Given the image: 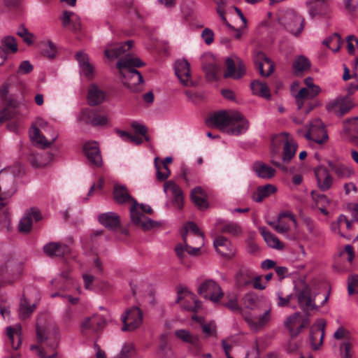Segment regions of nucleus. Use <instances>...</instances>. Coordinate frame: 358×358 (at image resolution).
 I'll return each instance as SVG.
<instances>
[{
  "label": "nucleus",
  "instance_id": "1",
  "mask_svg": "<svg viewBox=\"0 0 358 358\" xmlns=\"http://www.w3.org/2000/svg\"><path fill=\"white\" fill-rule=\"evenodd\" d=\"M36 339L39 345H32L30 350L41 358H55L59 339V327L53 322L43 324L41 320L36 324Z\"/></svg>",
  "mask_w": 358,
  "mask_h": 358
},
{
  "label": "nucleus",
  "instance_id": "2",
  "mask_svg": "<svg viewBox=\"0 0 358 358\" xmlns=\"http://www.w3.org/2000/svg\"><path fill=\"white\" fill-rule=\"evenodd\" d=\"M144 64L138 57L130 54H126L117 62L116 66L121 75L122 83L133 92L142 90L144 83L143 76L135 68L141 67Z\"/></svg>",
  "mask_w": 358,
  "mask_h": 358
},
{
  "label": "nucleus",
  "instance_id": "3",
  "mask_svg": "<svg viewBox=\"0 0 358 358\" xmlns=\"http://www.w3.org/2000/svg\"><path fill=\"white\" fill-rule=\"evenodd\" d=\"M113 199L118 204L131 203L130 217L131 222L144 231L150 230L159 226V224L143 215L138 210V203L129 193L124 185L115 184L113 187Z\"/></svg>",
  "mask_w": 358,
  "mask_h": 358
},
{
  "label": "nucleus",
  "instance_id": "4",
  "mask_svg": "<svg viewBox=\"0 0 358 358\" xmlns=\"http://www.w3.org/2000/svg\"><path fill=\"white\" fill-rule=\"evenodd\" d=\"M284 147L282 159L284 162H289L295 155L297 145L295 141L290 137L287 133H281L275 136L272 138L271 155V162L277 166H280V164L274 159L275 157L280 152L281 146Z\"/></svg>",
  "mask_w": 358,
  "mask_h": 358
},
{
  "label": "nucleus",
  "instance_id": "5",
  "mask_svg": "<svg viewBox=\"0 0 358 358\" xmlns=\"http://www.w3.org/2000/svg\"><path fill=\"white\" fill-rule=\"evenodd\" d=\"M268 224L278 233L290 240L298 236L297 222L294 214L289 211L282 212L278 215L277 221H268Z\"/></svg>",
  "mask_w": 358,
  "mask_h": 358
},
{
  "label": "nucleus",
  "instance_id": "6",
  "mask_svg": "<svg viewBox=\"0 0 358 358\" xmlns=\"http://www.w3.org/2000/svg\"><path fill=\"white\" fill-rule=\"evenodd\" d=\"M224 305L232 312L241 313L250 329L255 331L262 329L271 320V309L265 310L262 315H259L258 320H256L242 310L238 305L236 296L229 299Z\"/></svg>",
  "mask_w": 358,
  "mask_h": 358
},
{
  "label": "nucleus",
  "instance_id": "7",
  "mask_svg": "<svg viewBox=\"0 0 358 358\" xmlns=\"http://www.w3.org/2000/svg\"><path fill=\"white\" fill-rule=\"evenodd\" d=\"M280 23L293 35L299 36L304 27V18L297 14L294 10L285 11L280 17Z\"/></svg>",
  "mask_w": 358,
  "mask_h": 358
},
{
  "label": "nucleus",
  "instance_id": "8",
  "mask_svg": "<svg viewBox=\"0 0 358 358\" xmlns=\"http://www.w3.org/2000/svg\"><path fill=\"white\" fill-rule=\"evenodd\" d=\"M240 118L239 112L221 110L215 113L207 120V124L226 132L231 126L232 120Z\"/></svg>",
  "mask_w": 358,
  "mask_h": 358
},
{
  "label": "nucleus",
  "instance_id": "9",
  "mask_svg": "<svg viewBox=\"0 0 358 358\" xmlns=\"http://www.w3.org/2000/svg\"><path fill=\"white\" fill-rule=\"evenodd\" d=\"M354 107V103L348 96H338L329 100L325 105L327 111L338 117L348 113Z\"/></svg>",
  "mask_w": 358,
  "mask_h": 358
},
{
  "label": "nucleus",
  "instance_id": "10",
  "mask_svg": "<svg viewBox=\"0 0 358 358\" xmlns=\"http://www.w3.org/2000/svg\"><path fill=\"white\" fill-rule=\"evenodd\" d=\"M197 292L215 303L220 302L224 296V292L220 285L212 279L206 280L201 283L198 287Z\"/></svg>",
  "mask_w": 358,
  "mask_h": 358
},
{
  "label": "nucleus",
  "instance_id": "11",
  "mask_svg": "<svg viewBox=\"0 0 358 358\" xmlns=\"http://www.w3.org/2000/svg\"><path fill=\"white\" fill-rule=\"evenodd\" d=\"M143 314L140 308L134 306L125 310L122 315V331H131L136 329L142 323Z\"/></svg>",
  "mask_w": 358,
  "mask_h": 358
},
{
  "label": "nucleus",
  "instance_id": "12",
  "mask_svg": "<svg viewBox=\"0 0 358 358\" xmlns=\"http://www.w3.org/2000/svg\"><path fill=\"white\" fill-rule=\"evenodd\" d=\"M295 296L300 308L308 310L316 308L315 296L312 294L310 286L303 283L295 289Z\"/></svg>",
  "mask_w": 358,
  "mask_h": 358
},
{
  "label": "nucleus",
  "instance_id": "13",
  "mask_svg": "<svg viewBox=\"0 0 358 358\" xmlns=\"http://www.w3.org/2000/svg\"><path fill=\"white\" fill-rule=\"evenodd\" d=\"M309 141H313L318 144H323L328 140V134L325 127L320 119H316L310 122V127L305 135Z\"/></svg>",
  "mask_w": 358,
  "mask_h": 358
},
{
  "label": "nucleus",
  "instance_id": "14",
  "mask_svg": "<svg viewBox=\"0 0 358 358\" xmlns=\"http://www.w3.org/2000/svg\"><path fill=\"white\" fill-rule=\"evenodd\" d=\"M174 69L176 75L182 85L187 87L194 85L191 77L190 66L186 59H178L175 63Z\"/></svg>",
  "mask_w": 358,
  "mask_h": 358
},
{
  "label": "nucleus",
  "instance_id": "15",
  "mask_svg": "<svg viewBox=\"0 0 358 358\" xmlns=\"http://www.w3.org/2000/svg\"><path fill=\"white\" fill-rule=\"evenodd\" d=\"M285 327L289 331L291 337H296L301 329L309 324L308 318L301 319L299 313H295L289 316L285 321Z\"/></svg>",
  "mask_w": 358,
  "mask_h": 358
},
{
  "label": "nucleus",
  "instance_id": "16",
  "mask_svg": "<svg viewBox=\"0 0 358 358\" xmlns=\"http://www.w3.org/2000/svg\"><path fill=\"white\" fill-rule=\"evenodd\" d=\"M176 302H181L182 308L188 311L197 312L201 308V302L196 299V295L187 290L178 292Z\"/></svg>",
  "mask_w": 358,
  "mask_h": 358
},
{
  "label": "nucleus",
  "instance_id": "17",
  "mask_svg": "<svg viewBox=\"0 0 358 358\" xmlns=\"http://www.w3.org/2000/svg\"><path fill=\"white\" fill-rule=\"evenodd\" d=\"M78 120L87 124H91L93 127H102L108 122V118L106 115H100L89 109L81 110Z\"/></svg>",
  "mask_w": 358,
  "mask_h": 358
},
{
  "label": "nucleus",
  "instance_id": "18",
  "mask_svg": "<svg viewBox=\"0 0 358 358\" xmlns=\"http://www.w3.org/2000/svg\"><path fill=\"white\" fill-rule=\"evenodd\" d=\"M325 326V320L321 319L312 327L310 333V343L313 350H318L322 345Z\"/></svg>",
  "mask_w": 358,
  "mask_h": 358
},
{
  "label": "nucleus",
  "instance_id": "19",
  "mask_svg": "<svg viewBox=\"0 0 358 358\" xmlns=\"http://www.w3.org/2000/svg\"><path fill=\"white\" fill-rule=\"evenodd\" d=\"M255 64L264 77L269 76L274 71V63L262 52H257L254 55Z\"/></svg>",
  "mask_w": 358,
  "mask_h": 358
},
{
  "label": "nucleus",
  "instance_id": "20",
  "mask_svg": "<svg viewBox=\"0 0 358 358\" xmlns=\"http://www.w3.org/2000/svg\"><path fill=\"white\" fill-rule=\"evenodd\" d=\"M314 172L318 188L322 192L329 190L333 185L334 178L327 169L323 166H319L315 169Z\"/></svg>",
  "mask_w": 358,
  "mask_h": 358
},
{
  "label": "nucleus",
  "instance_id": "21",
  "mask_svg": "<svg viewBox=\"0 0 358 358\" xmlns=\"http://www.w3.org/2000/svg\"><path fill=\"white\" fill-rule=\"evenodd\" d=\"M164 191L166 194H171L173 206L181 210L183 207V194L181 188L175 182L169 180L164 184Z\"/></svg>",
  "mask_w": 358,
  "mask_h": 358
},
{
  "label": "nucleus",
  "instance_id": "22",
  "mask_svg": "<svg viewBox=\"0 0 358 358\" xmlns=\"http://www.w3.org/2000/svg\"><path fill=\"white\" fill-rule=\"evenodd\" d=\"M36 222L41 219V214L37 208H32L24 213L18 224V229L20 232L27 234L32 228V220Z\"/></svg>",
  "mask_w": 358,
  "mask_h": 358
},
{
  "label": "nucleus",
  "instance_id": "23",
  "mask_svg": "<svg viewBox=\"0 0 358 358\" xmlns=\"http://www.w3.org/2000/svg\"><path fill=\"white\" fill-rule=\"evenodd\" d=\"M23 268V263L21 261L14 259L9 255L0 254V271L10 270L13 273L21 274Z\"/></svg>",
  "mask_w": 358,
  "mask_h": 358
},
{
  "label": "nucleus",
  "instance_id": "24",
  "mask_svg": "<svg viewBox=\"0 0 358 358\" xmlns=\"http://www.w3.org/2000/svg\"><path fill=\"white\" fill-rule=\"evenodd\" d=\"M75 57L78 62L81 76L92 80L94 76V67L90 62L88 55L85 52L80 51L76 54Z\"/></svg>",
  "mask_w": 358,
  "mask_h": 358
},
{
  "label": "nucleus",
  "instance_id": "25",
  "mask_svg": "<svg viewBox=\"0 0 358 358\" xmlns=\"http://www.w3.org/2000/svg\"><path fill=\"white\" fill-rule=\"evenodd\" d=\"M132 45V41H128L125 43H109L106 47L104 54L108 59H115L124 55Z\"/></svg>",
  "mask_w": 358,
  "mask_h": 358
},
{
  "label": "nucleus",
  "instance_id": "26",
  "mask_svg": "<svg viewBox=\"0 0 358 358\" xmlns=\"http://www.w3.org/2000/svg\"><path fill=\"white\" fill-rule=\"evenodd\" d=\"M29 136L32 143L36 146L45 148L49 147L58 137V134L54 132L51 136V141H48L41 134L38 127L32 126L29 131Z\"/></svg>",
  "mask_w": 358,
  "mask_h": 358
},
{
  "label": "nucleus",
  "instance_id": "27",
  "mask_svg": "<svg viewBox=\"0 0 358 358\" xmlns=\"http://www.w3.org/2000/svg\"><path fill=\"white\" fill-rule=\"evenodd\" d=\"M83 150L90 162L96 166L101 165L102 158L98 144L96 142L86 143L84 145Z\"/></svg>",
  "mask_w": 358,
  "mask_h": 358
},
{
  "label": "nucleus",
  "instance_id": "28",
  "mask_svg": "<svg viewBox=\"0 0 358 358\" xmlns=\"http://www.w3.org/2000/svg\"><path fill=\"white\" fill-rule=\"evenodd\" d=\"M238 68L236 70V64L234 61L228 57L226 59L227 71L224 74V78H233L234 79H238L245 74V66L241 60L238 58Z\"/></svg>",
  "mask_w": 358,
  "mask_h": 358
},
{
  "label": "nucleus",
  "instance_id": "29",
  "mask_svg": "<svg viewBox=\"0 0 358 358\" xmlns=\"http://www.w3.org/2000/svg\"><path fill=\"white\" fill-rule=\"evenodd\" d=\"M215 250L222 256L231 257L235 253V249L231 245V241L224 236H219L213 243Z\"/></svg>",
  "mask_w": 358,
  "mask_h": 358
},
{
  "label": "nucleus",
  "instance_id": "30",
  "mask_svg": "<svg viewBox=\"0 0 358 358\" xmlns=\"http://www.w3.org/2000/svg\"><path fill=\"white\" fill-rule=\"evenodd\" d=\"M255 272L247 267H241L235 275L236 285L239 287H245L252 284Z\"/></svg>",
  "mask_w": 358,
  "mask_h": 358
},
{
  "label": "nucleus",
  "instance_id": "31",
  "mask_svg": "<svg viewBox=\"0 0 358 358\" xmlns=\"http://www.w3.org/2000/svg\"><path fill=\"white\" fill-rule=\"evenodd\" d=\"M106 324L105 318L100 315H93L87 317L81 324L82 330L91 329L97 331L103 328Z\"/></svg>",
  "mask_w": 358,
  "mask_h": 358
},
{
  "label": "nucleus",
  "instance_id": "32",
  "mask_svg": "<svg viewBox=\"0 0 358 358\" xmlns=\"http://www.w3.org/2000/svg\"><path fill=\"white\" fill-rule=\"evenodd\" d=\"M6 336L13 349H18L22 343V327L21 325L17 324L13 327H8L6 329Z\"/></svg>",
  "mask_w": 358,
  "mask_h": 358
},
{
  "label": "nucleus",
  "instance_id": "33",
  "mask_svg": "<svg viewBox=\"0 0 358 358\" xmlns=\"http://www.w3.org/2000/svg\"><path fill=\"white\" fill-rule=\"evenodd\" d=\"M106 98L105 92L97 85L93 83L89 86L87 101L90 105L96 106L101 103Z\"/></svg>",
  "mask_w": 358,
  "mask_h": 358
},
{
  "label": "nucleus",
  "instance_id": "34",
  "mask_svg": "<svg viewBox=\"0 0 358 358\" xmlns=\"http://www.w3.org/2000/svg\"><path fill=\"white\" fill-rule=\"evenodd\" d=\"M184 245L180 244L175 248V252L180 261L183 263L186 257V253L190 255H196L200 251V247H191L187 244L186 234H182Z\"/></svg>",
  "mask_w": 358,
  "mask_h": 358
},
{
  "label": "nucleus",
  "instance_id": "35",
  "mask_svg": "<svg viewBox=\"0 0 358 358\" xmlns=\"http://www.w3.org/2000/svg\"><path fill=\"white\" fill-rule=\"evenodd\" d=\"M240 118L232 120L231 126L227 131V134L238 136L246 132L249 128V122L244 116L239 113Z\"/></svg>",
  "mask_w": 358,
  "mask_h": 358
},
{
  "label": "nucleus",
  "instance_id": "36",
  "mask_svg": "<svg viewBox=\"0 0 358 358\" xmlns=\"http://www.w3.org/2000/svg\"><path fill=\"white\" fill-rule=\"evenodd\" d=\"M45 253L50 257H62L70 252L69 247L61 243H50L43 247Z\"/></svg>",
  "mask_w": 358,
  "mask_h": 358
},
{
  "label": "nucleus",
  "instance_id": "37",
  "mask_svg": "<svg viewBox=\"0 0 358 358\" xmlns=\"http://www.w3.org/2000/svg\"><path fill=\"white\" fill-rule=\"evenodd\" d=\"M99 222L105 227L110 229H116L120 224L119 215L113 212L102 213L98 217Z\"/></svg>",
  "mask_w": 358,
  "mask_h": 358
},
{
  "label": "nucleus",
  "instance_id": "38",
  "mask_svg": "<svg viewBox=\"0 0 358 358\" xmlns=\"http://www.w3.org/2000/svg\"><path fill=\"white\" fill-rule=\"evenodd\" d=\"M70 271L66 270L62 272L59 275V278L54 279L51 281V285L57 289V292H54L50 294L51 298L62 296L60 292H64L66 289V285L64 283V280H69L70 279Z\"/></svg>",
  "mask_w": 358,
  "mask_h": 358
},
{
  "label": "nucleus",
  "instance_id": "39",
  "mask_svg": "<svg viewBox=\"0 0 358 358\" xmlns=\"http://www.w3.org/2000/svg\"><path fill=\"white\" fill-rule=\"evenodd\" d=\"M189 231L192 233V236L196 239L193 243L197 244L199 245L198 247L201 248L204 245V234L200 231L199 228L194 222H189L185 227V232L182 234H186V240H187V234Z\"/></svg>",
  "mask_w": 358,
  "mask_h": 358
},
{
  "label": "nucleus",
  "instance_id": "40",
  "mask_svg": "<svg viewBox=\"0 0 358 358\" xmlns=\"http://www.w3.org/2000/svg\"><path fill=\"white\" fill-rule=\"evenodd\" d=\"M252 169L256 175L263 179H270L275 176V173L274 169L260 162L254 163Z\"/></svg>",
  "mask_w": 358,
  "mask_h": 358
},
{
  "label": "nucleus",
  "instance_id": "41",
  "mask_svg": "<svg viewBox=\"0 0 358 358\" xmlns=\"http://www.w3.org/2000/svg\"><path fill=\"white\" fill-rule=\"evenodd\" d=\"M259 230L266 244L270 248L277 250H282L284 248V244L279 240V238L273 234L266 230L265 227H259Z\"/></svg>",
  "mask_w": 358,
  "mask_h": 358
},
{
  "label": "nucleus",
  "instance_id": "42",
  "mask_svg": "<svg viewBox=\"0 0 358 358\" xmlns=\"http://www.w3.org/2000/svg\"><path fill=\"white\" fill-rule=\"evenodd\" d=\"M250 88L253 94L268 100L271 99L270 90L266 83L259 80H253L250 83Z\"/></svg>",
  "mask_w": 358,
  "mask_h": 358
},
{
  "label": "nucleus",
  "instance_id": "43",
  "mask_svg": "<svg viewBox=\"0 0 358 358\" xmlns=\"http://www.w3.org/2000/svg\"><path fill=\"white\" fill-rule=\"evenodd\" d=\"M191 199L199 208L204 209L208 207L206 194L201 187H196L192 189Z\"/></svg>",
  "mask_w": 358,
  "mask_h": 358
},
{
  "label": "nucleus",
  "instance_id": "44",
  "mask_svg": "<svg viewBox=\"0 0 358 358\" xmlns=\"http://www.w3.org/2000/svg\"><path fill=\"white\" fill-rule=\"evenodd\" d=\"M276 187L273 185L259 186L257 191L253 193L252 198L256 202H261L264 199L269 196L276 192Z\"/></svg>",
  "mask_w": 358,
  "mask_h": 358
},
{
  "label": "nucleus",
  "instance_id": "45",
  "mask_svg": "<svg viewBox=\"0 0 358 358\" xmlns=\"http://www.w3.org/2000/svg\"><path fill=\"white\" fill-rule=\"evenodd\" d=\"M328 165L331 171H334L336 176L339 178H350L353 173L351 169L343 164L335 163L331 161H329Z\"/></svg>",
  "mask_w": 358,
  "mask_h": 358
},
{
  "label": "nucleus",
  "instance_id": "46",
  "mask_svg": "<svg viewBox=\"0 0 358 358\" xmlns=\"http://www.w3.org/2000/svg\"><path fill=\"white\" fill-rule=\"evenodd\" d=\"M311 17L322 14L327 8L326 0H308L306 2Z\"/></svg>",
  "mask_w": 358,
  "mask_h": 358
},
{
  "label": "nucleus",
  "instance_id": "47",
  "mask_svg": "<svg viewBox=\"0 0 358 358\" xmlns=\"http://www.w3.org/2000/svg\"><path fill=\"white\" fill-rule=\"evenodd\" d=\"M176 336L185 343H187L195 348H200L199 338L185 329H179L175 331Z\"/></svg>",
  "mask_w": 358,
  "mask_h": 358
},
{
  "label": "nucleus",
  "instance_id": "48",
  "mask_svg": "<svg viewBox=\"0 0 358 358\" xmlns=\"http://www.w3.org/2000/svg\"><path fill=\"white\" fill-rule=\"evenodd\" d=\"M35 303H31L26 298H22L20 300L18 314L20 319L29 317L35 309Z\"/></svg>",
  "mask_w": 358,
  "mask_h": 358
},
{
  "label": "nucleus",
  "instance_id": "49",
  "mask_svg": "<svg viewBox=\"0 0 358 358\" xmlns=\"http://www.w3.org/2000/svg\"><path fill=\"white\" fill-rule=\"evenodd\" d=\"M245 308L250 310H257L261 308L262 300L254 293L245 294L243 299Z\"/></svg>",
  "mask_w": 358,
  "mask_h": 358
},
{
  "label": "nucleus",
  "instance_id": "50",
  "mask_svg": "<svg viewBox=\"0 0 358 358\" xmlns=\"http://www.w3.org/2000/svg\"><path fill=\"white\" fill-rule=\"evenodd\" d=\"M310 66V62L304 56H299L293 62V69L294 73H299L308 69Z\"/></svg>",
  "mask_w": 358,
  "mask_h": 358
},
{
  "label": "nucleus",
  "instance_id": "51",
  "mask_svg": "<svg viewBox=\"0 0 358 358\" xmlns=\"http://www.w3.org/2000/svg\"><path fill=\"white\" fill-rule=\"evenodd\" d=\"M221 231L231 236H239L243 234L241 226L234 222L225 223L223 225Z\"/></svg>",
  "mask_w": 358,
  "mask_h": 358
},
{
  "label": "nucleus",
  "instance_id": "52",
  "mask_svg": "<svg viewBox=\"0 0 358 358\" xmlns=\"http://www.w3.org/2000/svg\"><path fill=\"white\" fill-rule=\"evenodd\" d=\"M158 158L155 159V166L157 170V178L158 180H165L171 174V171L166 164H159L157 162Z\"/></svg>",
  "mask_w": 358,
  "mask_h": 358
},
{
  "label": "nucleus",
  "instance_id": "53",
  "mask_svg": "<svg viewBox=\"0 0 358 358\" xmlns=\"http://www.w3.org/2000/svg\"><path fill=\"white\" fill-rule=\"evenodd\" d=\"M341 43V38L337 33L334 34L332 36L323 41V44L329 47L332 51L337 52L340 50Z\"/></svg>",
  "mask_w": 358,
  "mask_h": 358
},
{
  "label": "nucleus",
  "instance_id": "54",
  "mask_svg": "<svg viewBox=\"0 0 358 358\" xmlns=\"http://www.w3.org/2000/svg\"><path fill=\"white\" fill-rule=\"evenodd\" d=\"M41 50L42 54L50 59L54 58L57 52V46L51 41L43 42Z\"/></svg>",
  "mask_w": 358,
  "mask_h": 358
},
{
  "label": "nucleus",
  "instance_id": "55",
  "mask_svg": "<svg viewBox=\"0 0 358 358\" xmlns=\"http://www.w3.org/2000/svg\"><path fill=\"white\" fill-rule=\"evenodd\" d=\"M353 355L352 341H345L340 343L341 358H352Z\"/></svg>",
  "mask_w": 358,
  "mask_h": 358
},
{
  "label": "nucleus",
  "instance_id": "56",
  "mask_svg": "<svg viewBox=\"0 0 358 358\" xmlns=\"http://www.w3.org/2000/svg\"><path fill=\"white\" fill-rule=\"evenodd\" d=\"M310 194L315 203V206L317 208L328 206L331 203V200L323 194H319L315 191H312Z\"/></svg>",
  "mask_w": 358,
  "mask_h": 358
},
{
  "label": "nucleus",
  "instance_id": "57",
  "mask_svg": "<svg viewBox=\"0 0 358 358\" xmlns=\"http://www.w3.org/2000/svg\"><path fill=\"white\" fill-rule=\"evenodd\" d=\"M334 338L340 341L341 343L345 341H352L350 331L343 327H340L334 334Z\"/></svg>",
  "mask_w": 358,
  "mask_h": 358
},
{
  "label": "nucleus",
  "instance_id": "58",
  "mask_svg": "<svg viewBox=\"0 0 358 358\" xmlns=\"http://www.w3.org/2000/svg\"><path fill=\"white\" fill-rule=\"evenodd\" d=\"M220 70V67L215 62L208 63L203 66V71L209 79H216Z\"/></svg>",
  "mask_w": 358,
  "mask_h": 358
},
{
  "label": "nucleus",
  "instance_id": "59",
  "mask_svg": "<svg viewBox=\"0 0 358 358\" xmlns=\"http://www.w3.org/2000/svg\"><path fill=\"white\" fill-rule=\"evenodd\" d=\"M296 103L297 106V108L299 110H301V113H304L305 115L310 113L313 109V106L310 104L306 105V99H304L303 97H299V94H296L295 95Z\"/></svg>",
  "mask_w": 358,
  "mask_h": 358
},
{
  "label": "nucleus",
  "instance_id": "60",
  "mask_svg": "<svg viewBox=\"0 0 358 358\" xmlns=\"http://www.w3.org/2000/svg\"><path fill=\"white\" fill-rule=\"evenodd\" d=\"M17 34L28 45H31L34 43V35L29 32L24 26H21L18 28Z\"/></svg>",
  "mask_w": 358,
  "mask_h": 358
},
{
  "label": "nucleus",
  "instance_id": "61",
  "mask_svg": "<svg viewBox=\"0 0 358 358\" xmlns=\"http://www.w3.org/2000/svg\"><path fill=\"white\" fill-rule=\"evenodd\" d=\"M135 349L133 343H127L123 345L120 354L115 358H130L134 355Z\"/></svg>",
  "mask_w": 358,
  "mask_h": 358
},
{
  "label": "nucleus",
  "instance_id": "62",
  "mask_svg": "<svg viewBox=\"0 0 358 358\" xmlns=\"http://www.w3.org/2000/svg\"><path fill=\"white\" fill-rule=\"evenodd\" d=\"M192 318L194 320H196V321L201 322L202 331L207 336H210V335H213V333L215 332V326L214 323L210 322L208 324H203L202 322V321H203L202 318H201L198 316H196V315H193L192 317Z\"/></svg>",
  "mask_w": 358,
  "mask_h": 358
},
{
  "label": "nucleus",
  "instance_id": "63",
  "mask_svg": "<svg viewBox=\"0 0 358 358\" xmlns=\"http://www.w3.org/2000/svg\"><path fill=\"white\" fill-rule=\"evenodd\" d=\"M131 127L135 131L136 133L139 134L144 136L145 140L146 141H149V137L147 136L148 129L145 125L138 122L134 121L131 122Z\"/></svg>",
  "mask_w": 358,
  "mask_h": 358
},
{
  "label": "nucleus",
  "instance_id": "64",
  "mask_svg": "<svg viewBox=\"0 0 358 358\" xmlns=\"http://www.w3.org/2000/svg\"><path fill=\"white\" fill-rule=\"evenodd\" d=\"M2 43L10 50L13 52H15L17 50V44L15 38L13 36H6L2 39Z\"/></svg>",
  "mask_w": 358,
  "mask_h": 358
}]
</instances>
